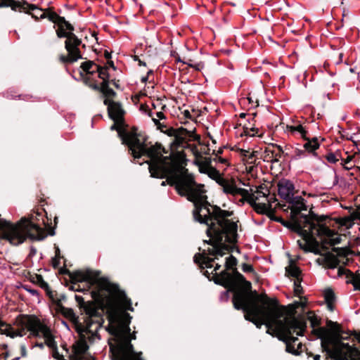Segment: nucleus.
<instances>
[{
	"label": "nucleus",
	"mask_w": 360,
	"mask_h": 360,
	"mask_svg": "<svg viewBox=\"0 0 360 360\" xmlns=\"http://www.w3.org/2000/svg\"><path fill=\"white\" fill-rule=\"evenodd\" d=\"M300 305V302L287 306L281 305L276 298H269L266 294L262 293L259 297L244 302V307L240 310L245 313V319L258 328L264 324L267 333L281 341H287L286 332L293 324L291 317Z\"/></svg>",
	"instance_id": "f257e3e1"
},
{
	"label": "nucleus",
	"mask_w": 360,
	"mask_h": 360,
	"mask_svg": "<svg viewBox=\"0 0 360 360\" xmlns=\"http://www.w3.org/2000/svg\"><path fill=\"white\" fill-rule=\"evenodd\" d=\"M269 218L272 221L281 223L285 227H287L291 231L298 233L302 239L309 238V237H310L309 231L307 232L305 229H302L300 224H297V222H291L290 220L286 221L281 217H276L275 215L274 210H273L272 212L269 214Z\"/></svg>",
	"instance_id": "b1692460"
},
{
	"label": "nucleus",
	"mask_w": 360,
	"mask_h": 360,
	"mask_svg": "<svg viewBox=\"0 0 360 360\" xmlns=\"http://www.w3.org/2000/svg\"><path fill=\"white\" fill-rule=\"evenodd\" d=\"M99 329H96V326L89 328V323H86V326H77V332L79 335L80 340L77 347L75 348V356L72 357V360H95L94 358L87 359L84 355L89 349L87 342L92 343L96 338L100 339L98 332Z\"/></svg>",
	"instance_id": "2eb2a0df"
},
{
	"label": "nucleus",
	"mask_w": 360,
	"mask_h": 360,
	"mask_svg": "<svg viewBox=\"0 0 360 360\" xmlns=\"http://www.w3.org/2000/svg\"><path fill=\"white\" fill-rule=\"evenodd\" d=\"M285 274L288 277H293L295 280L300 278L301 270L295 264H290L285 267Z\"/></svg>",
	"instance_id": "ea45409f"
},
{
	"label": "nucleus",
	"mask_w": 360,
	"mask_h": 360,
	"mask_svg": "<svg viewBox=\"0 0 360 360\" xmlns=\"http://www.w3.org/2000/svg\"><path fill=\"white\" fill-rule=\"evenodd\" d=\"M107 283H112L108 281L98 282L97 289L91 292L93 300L85 302L82 296L76 295L75 297L82 314H85V317L84 318V322H86V324L89 323V328L96 326V329L101 328L104 323L103 314L99 310H105V307H101V304L98 303V300L94 298V293L99 292H101L100 294L103 295L102 297L110 295L108 292L103 289L104 285Z\"/></svg>",
	"instance_id": "6e6552de"
},
{
	"label": "nucleus",
	"mask_w": 360,
	"mask_h": 360,
	"mask_svg": "<svg viewBox=\"0 0 360 360\" xmlns=\"http://www.w3.org/2000/svg\"><path fill=\"white\" fill-rule=\"evenodd\" d=\"M302 278H297L294 282V293L295 296L300 297L303 293V288L301 285Z\"/></svg>",
	"instance_id": "8fccbe9b"
},
{
	"label": "nucleus",
	"mask_w": 360,
	"mask_h": 360,
	"mask_svg": "<svg viewBox=\"0 0 360 360\" xmlns=\"http://www.w3.org/2000/svg\"><path fill=\"white\" fill-rule=\"evenodd\" d=\"M184 150H175L169 155L164 156L162 154L154 157H148L149 160L146 161L148 165L150 176L153 178L164 179L172 172L176 165L183 158Z\"/></svg>",
	"instance_id": "1a4fd4ad"
},
{
	"label": "nucleus",
	"mask_w": 360,
	"mask_h": 360,
	"mask_svg": "<svg viewBox=\"0 0 360 360\" xmlns=\"http://www.w3.org/2000/svg\"><path fill=\"white\" fill-rule=\"evenodd\" d=\"M342 238L337 233L328 238H324L319 248V254L323 258L317 259L319 264L328 269H335L340 263L347 265L349 259L347 256L352 254V250L347 247L335 248V245L341 243Z\"/></svg>",
	"instance_id": "0eeeda50"
},
{
	"label": "nucleus",
	"mask_w": 360,
	"mask_h": 360,
	"mask_svg": "<svg viewBox=\"0 0 360 360\" xmlns=\"http://www.w3.org/2000/svg\"><path fill=\"white\" fill-rule=\"evenodd\" d=\"M46 234L40 226L31 219L22 217L18 222L0 221V238L8 241L12 245H19L27 238L32 240H42Z\"/></svg>",
	"instance_id": "20e7f679"
},
{
	"label": "nucleus",
	"mask_w": 360,
	"mask_h": 360,
	"mask_svg": "<svg viewBox=\"0 0 360 360\" xmlns=\"http://www.w3.org/2000/svg\"><path fill=\"white\" fill-rule=\"evenodd\" d=\"M257 153V152H256V151H253L251 153H248V156L246 158H247V161H248V163H250V164L255 163V155H256L255 153Z\"/></svg>",
	"instance_id": "338daca9"
},
{
	"label": "nucleus",
	"mask_w": 360,
	"mask_h": 360,
	"mask_svg": "<svg viewBox=\"0 0 360 360\" xmlns=\"http://www.w3.org/2000/svg\"><path fill=\"white\" fill-rule=\"evenodd\" d=\"M223 187L224 193L233 195H236V192L238 187L235 184L234 181H233L232 183L226 182L224 184H223Z\"/></svg>",
	"instance_id": "de8ad7c7"
},
{
	"label": "nucleus",
	"mask_w": 360,
	"mask_h": 360,
	"mask_svg": "<svg viewBox=\"0 0 360 360\" xmlns=\"http://www.w3.org/2000/svg\"><path fill=\"white\" fill-rule=\"evenodd\" d=\"M307 319L310 321L311 327L313 329L320 326L321 323V319L311 311L308 313Z\"/></svg>",
	"instance_id": "a18cd8bd"
},
{
	"label": "nucleus",
	"mask_w": 360,
	"mask_h": 360,
	"mask_svg": "<svg viewBox=\"0 0 360 360\" xmlns=\"http://www.w3.org/2000/svg\"><path fill=\"white\" fill-rule=\"evenodd\" d=\"M326 326L328 327V330H329V336L332 338V345H333L334 342L336 341H341V338H342V333H344L341 326L337 323L334 322L331 320H327Z\"/></svg>",
	"instance_id": "2f4dec72"
},
{
	"label": "nucleus",
	"mask_w": 360,
	"mask_h": 360,
	"mask_svg": "<svg viewBox=\"0 0 360 360\" xmlns=\"http://www.w3.org/2000/svg\"><path fill=\"white\" fill-rule=\"evenodd\" d=\"M207 229V235L210 238H212L214 241V245L219 246L223 243L224 236L226 235V241L229 243H235L237 242V232L231 233L227 227L224 226H218L214 221H208Z\"/></svg>",
	"instance_id": "a211bd4d"
},
{
	"label": "nucleus",
	"mask_w": 360,
	"mask_h": 360,
	"mask_svg": "<svg viewBox=\"0 0 360 360\" xmlns=\"http://www.w3.org/2000/svg\"><path fill=\"white\" fill-rule=\"evenodd\" d=\"M224 288L226 289V290L221 293V299L226 301L229 299V292H233V290H231L229 287H224Z\"/></svg>",
	"instance_id": "e2e57ef3"
},
{
	"label": "nucleus",
	"mask_w": 360,
	"mask_h": 360,
	"mask_svg": "<svg viewBox=\"0 0 360 360\" xmlns=\"http://www.w3.org/2000/svg\"><path fill=\"white\" fill-rule=\"evenodd\" d=\"M141 134L137 133L136 127H133L130 132L123 133L120 131V137L122 143L128 146L134 159H139L142 156L148 158V150L150 146L146 143V138L141 140Z\"/></svg>",
	"instance_id": "4468645a"
},
{
	"label": "nucleus",
	"mask_w": 360,
	"mask_h": 360,
	"mask_svg": "<svg viewBox=\"0 0 360 360\" xmlns=\"http://www.w3.org/2000/svg\"><path fill=\"white\" fill-rule=\"evenodd\" d=\"M56 311L58 313L62 314L65 318L72 322L75 325L76 330L78 325H80L81 326H86V322L84 321V323H80L79 321V317L76 316L72 308L65 307L63 304L58 303L57 304Z\"/></svg>",
	"instance_id": "c85d7f7f"
},
{
	"label": "nucleus",
	"mask_w": 360,
	"mask_h": 360,
	"mask_svg": "<svg viewBox=\"0 0 360 360\" xmlns=\"http://www.w3.org/2000/svg\"><path fill=\"white\" fill-rule=\"evenodd\" d=\"M351 217L354 220L360 221V205L357 206V208L351 213Z\"/></svg>",
	"instance_id": "052dcab7"
},
{
	"label": "nucleus",
	"mask_w": 360,
	"mask_h": 360,
	"mask_svg": "<svg viewBox=\"0 0 360 360\" xmlns=\"http://www.w3.org/2000/svg\"><path fill=\"white\" fill-rule=\"evenodd\" d=\"M278 195L286 201L291 199L295 189L293 184L287 179H282L278 184Z\"/></svg>",
	"instance_id": "c756f323"
},
{
	"label": "nucleus",
	"mask_w": 360,
	"mask_h": 360,
	"mask_svg": "<svg viewBox=\"0 0 360 360\" xmlns=\"http://www.w3.org/2000/svg\"><path fill=\"white\" fill-rule=\"evenodd\" d=\"M58 217H54V224H55V226L53 227H49V229H48V234L50 235V236H54L56 234V232H55V228L58 224Z\"/></svg>",
	"instance_id": "0e129e2a"
},
{
	"label": "nucleus",
	"mask_w": 360,
	"mask_h": 360,
	"mask_svg": "<svg viewBox=\"0 0 360 360\" xmlns=\"http://www.w3.org/2000/svg\"><path fill=\"white\" fill-rule=\"evenodd\" d=\"M188 160L186 153L183 155V158L180 161L167 177L168 184L174 186L176 192L181 196L186 197L187 200L194 203L201 200V197L205 195L204 185L197 184L194 176L188 172L186 168Z\"/></svg>",
	"instance_id": "7ed1b4c3"
},
{
	"label": "nucleus",
	"mask_w": 360,
	"mask_h": 360,
	"mask_svg": "<svg viewBox=\"0 0 360 360\" xmlns=\"http://www.w3.org/2000/svg\"><path fill=\"white\" fill-rule=\"evenodd\" d=\"M297 311L294 312L293 316H292V319H293V324L289 326V331L286 332L287 341H283L286 345V352L288 353H291L295 355H298L301 352H302V347L306 348L304 345L302 344V342H298V338L292 336L294 333H296L297 335L302 336L307 329V321L302 316H297Z\"/></svg>",
	"instance_id": "f8f14e48"
},
{
	"label": "nucleus",
	"mask_w": 360,
	"mask_h": 360,
	"mask_svg": "<svg viewBox=\"0 0 360 360\" xmlns=\"http://www.w3.org/2000/svg\"><path fill=\"white\" fill-rule=\"evenodd\" d=\"M117 96V94L115 91L114 96L108 95L106 94V95H101V97L103 98V104L108 107L109 117L115 122H122L124 121L125 111L120 102L114 101Z\"/></svg>",
	"instance_id": "6ab92c4d"
},
{
	"label": "nucleus",
	"mask_w": 360,
	"mask_h": 360,
	"mask_svg": "<svg viewBox=\"0 0 360 360\" xmlns=\"http://www.w3.org/2000/svg\"><path fill=\"white\" fill-rule=\"evenodd\" d=\"M163 132L168 136L174 137V140L170 144L172 150H176L179 148V146H182L184 139L188 134V130L183 127H169Z\"/></svg>",
	"instance_id": "393cba45"
},
{
	"label": "nucleus",
	"mask_w": 360,
	"mask_h": 360,
	"mask_svg": "<svg viewBox=\"0 0 360 360\" xmlns=\"http://www.w3.org/2000/svg\"><path fill=\"white\" fill-rule=\"evenodd\" d=\"M195 163L199 165V171L200 173L208 174L209 176L213 179H215L219 176V172L211 166L210 161L202 163L195 160Z\"/></svg>",
	"instance_id": "f704fd0d"
},
{
	"label": "nucleus",
	"mask_w": 360,
	"mask_h": 360,
	"mask_svg": "<svg viewBox=\"0 0 360 360\" xmlns=\"http://www.w3.org/2000/svg\"><path fill=\"white\" fill-rule=\"evenodd\" d=\"M238 259L232 255L226 258L225 268L226 269V270L232 271L236 269Z\"/></svg>",
	"instance_id": "c03bdc74"
},
{
	"label": "nucleus",
	"mask_w": 360,
	"mask_h": 360,
	"mask_svg": "<svg viewBox=\"0 0 360 360\" xmlns=\"http://www.w3.org/2000/svg\"><path fill=\"white\" fill-rule=\"evenodd\" d=\"M96 65L93 60H87L81 63L80 68L86 75H94L96 73Z\"/></svg>",
	"instance_id": "58836bf2"
},
{
	"label": "nucleus",
	"mask_w": 360,
	"mask_h": 360,
	"mask_svg": "<svg viewBox=\"0 0 360 360\" xmlns=\"http://www.w3.org/2000/svg\"><path fill=\"white\" fill-rule=\"evenodd\" d=\"M338 274L339 276L345 275L347 278H351V280L356 279L358 275L354 274L352 271L342 266H339L338 270Z\"/></svg>",
	"instance_id": "49530a36"
},
{
	"label": "nucleus",
	"mask_w": 360,
	"mask_h": 360,
	"mask_svg": "<svg viewBox=\"0 0 360 360\" xmlns=\"http://www.w3.org/2000/svg\"><path fill=\"white\" fill-rule=\"evenodd\" d=\"M191 61H192V60L189 59V62H188V65L189 67L193 68L196 70H200L203 68V64L202 63L192 64L190 63Z\"/></svg>",
	"instance_id": "774afa93"
},
{
	"label": "nucleus",
	"mask_w": 360,
	"mask_h": 360,
	"mask_svg": "<svg viewBox=\"0 0 360 360\" xmlns=\"http://www.w3.org/2000/svg\"><path fill=\"white\" fill-rule=\"evenodd\" d=\"M184 139L182 146H179V148L190 149L196 158H201L196 145L188 143L191 141H196L200 144V136L195 133V129L193 130H188V134L186 135Z\"/></svg>",
	"instance_id": "cd10ccee"
},
{
	"label": "nucleus",
	"mask_w": 360,
	"mask_h": 360,
	"mask_svg": "<svg viewBox=\"0 0 360 360\" xmlns=\"http://www.w3.org/2000/svg\"><path fill=\"white\" fill-rule=\"evenodd\" d=\"M327 219H329L330 221L332 220V219L329 218L327 215H321L319 216V218L316 220V224H326Z\"/></svg>",
	"instance_id": "680f3d73"
},
{
	"label": "nucleus",
	"mask_w": 360,
	"mask_h": 360,
	"mask_svg": "<svg viewBox=\"0 0 360 360\" xmlns=\"http://www.w3.org/2000/svg\"><path fill=\"white\" fill-rule=\"evenodd\" d=\"M326 158L330 163H336L339 160V158H337V155L333 153H330L326 155Z\"/></svg>",
	"instance_id": "4d7b16f0"
},
{
	"label": "nucleus",
	"mask_w": 360,
	"mask_h": 360,
	"mask_svg": "<svg viewBox=\"0 0 360 360\" xmlns=\"http://www.w3.org/2000/svg\"><path fill=\"white\" fill-rule=\"evenodd\" d=\"M99 276L100 272L98 271L95 272L89 269L85 271L77 270L71 271L70 278L72 284H75V283L86 282L88 288H90V286L93 285H96L98 286V283L100 281H107L105 278L100 279Z\"/></svg>",
	"instance_id": "aec40b11"
},
{
	"label": "nucleus",
	"mask_w": 360,
	"mask_h": 360,
	"mask_svg": "<svg viewBox=\"0 0 360 360\" xmlns=\"http://www.w3.org/2000/svg\"><path fill=\"white\" fill-rule=\"evenodd\" d=\"M215 255L214 257H210L207 256L205 250L202 253H196L193 257L194 262L198 265L199 268L202 270L205 268L210 269L213 266V262L218 257H223L226 252L222 251L219 247L215 246Z\"/></svg>",
	"instance_id": "4be33fe9"
},
{
	"label": "nucleus",
	"mask_w": 360,
	"mask_h": 360,
	"mask_svg": "<svg viewBox=\"0 0 360 360\" xmlns=\"http://www.w3.org/2000/svg\"><path fill=\"white\" fill-rule=\"evenodd\" d=\"M39 18L41 19L48 18L49 21L55 24L53 26L54 28L57 26V29L56 30L57 36L60 28L63 30H75V27L71 23L66 20L64 17L59 15L56 12H51V13H41Z\"/></svg>",
	"instance_id": "5701e85b"
},
{
	"label": "nucleus",
	"mask_w": 360,
	"mask_h": 360,
	"mask_svg": "<svg viewBox=\"0 0 360 360\" xmlns=\"http://www.w3.org/2000/svg\"><path fill=\"white\" fill-rule=\"evenodd\" d=\"M229 270H226L225 268L224 270L221 271L220 273H214L212 274V281L219 285L223 287H229L232 283V274L229 271Z\"/></svg>",
	"instance_id": "473e14b6"
},
{
	"label": "nucleus",
	"mask_w": 360,
	"mask_h": 360,
	"mask_svg": "<svg viewBox=\"0 0 360 360\" xmlns=\"http://www.w3.org/2000/svg\"><path fill=\"white\" fill-rule=\"evenodd\" d=\"M314 231H316L317 236L324 237L325 238L336 235V231L330 229L326 224H316V229H314Z\"/></svg>",
	"instance_id": "c9c22d12"
},
{
	"label": "nucleus",
	"mask_w": 360,
	"mask_h": 360,
	"mask_svg": "<svg viewBox=\"0 0 360 360\" xmlns=\"http://www.w3.org/2000/svg\"><path fill=\"white\" fill-rule=\"evenodd\" d=\"M287 129H288V131L291 133H294L295 131H297L300 134L302 138L303 139H307V131L302 127V124H299L297 125H295V126H287Z\"/></svg>",
	"instance_id": "37998d69"
},
{
	"label": "nucleus",
	"mask_w": 360,
	"mask_h": 360,
	"mask_svg": "<svg viewBox=\"0 0 360 360\" xmlns=\"http://www.w3.org/2000/svg\"><path fill=\"white\" fill-rule=\"evenodd\" d=\"M46 295L50 298V300L53 302L56 298V295H57L56 292L53 291L50 286H48V288L44 289Z\"/></svg>",
	"instance_id": "5fc2aeb1"
},
{
	"label": "nucleus",
	"mask_w": 360,
	"mask_h": 360,
	"mask_svg": "<svg viewBox=\"0 0 360 360\" xmlns=\"http://www.w3.org/2000/svg\"><path fill=\"white\" fill-rule=\"evenodd\" d=\"M251 192H253L252 189H250ZM236 195H241L245 200L250 203L252 200L255 197V194L253 193H250V191L245 188H237Z\"/></svg>",
	"instance_id": "79ce46f5"
},
{
	"label": "nucleus",
	"mask_w": 360,
	"mask_h": 360,
	"mask_svg": "<svg viewBox=\"0 0 360 360\" xmlns=\"http://www.w3.org/2000/svg\"><path fill=\"white\" fill-rule=\"evenodd\" d=\"M307 216L309 217V224L307 226L308 227V229H305V231L307 232L309 231L310 237H309V238L302 239L304 240V243H302L299 240H297V243L299 247L306 252H311L314 254H319V248L320 246V243L314 237V229H316V224L315 221H316L318 218H319V216L315 214L311 210H310Z\"/></svg>",
	"instance_id": "f3484780"
},
{
	"label": "nucleus",
	"mask_w": 360,
	"mask_h": 360,
	"mask_svg": "<svg viewBox=\"0 0 360 360\" xmlns=\"http://www.w3.org/2000/svg\"><path fill=\"white\" fill-rule=\"evenodd\" d=\"M148 157H154L155 155H159L160 154H167L168 153V150L165 148V147L160 143H155L154 145H151L149 147V150H148Z\"/></svg>",
	"instance_id": "e433bc0d"
},
{
	"label": "nucleus",
	"mask_w": 360,
	"mask_h": 360,
	"mask_svg": "<svg viewBox=\"0 0 360 360\" xmlns=\"http://www.w3.org/2000/svg\"><path fill=\"white\" fill-rule=\"evenodd\" d=\"M25 321L19 319L18 324L23 327V331L30 332V334L34 337H39L41 335L45 338L46 345L53 349L57 347V343L51 334L50 329L48 326L41 322L40 319L34 315H27V316L22 317Z\"/></svg>",
	"instance_id": "ddd939ff"
},
{
	"label": "nucleus",
	"mask_w": 360,
	"mask_h": 360,
	"mask_svg": "<svg viewBox=\"0 0 360 360\" xmlns=\"http://www.w3.org/2000/svg\"><path fill=\"white\" fill-rule=\"evenodd\" d=\"M290 221L300 224L302 229H305L309 224V217L307 214L300 212L299 206H291L290 207Z\"/></svg>",
	"instance_id": "7c9ffc66"
},
{
	"label": "nucleus",
	"mask_w": 360,
	"mask_h": 360,
	"mask_svg": "<svg viewBox=\"0 0 360 360\" xmlns=\"http://www.w3.org/2000/svg\"><path fill=\"white\" fill-rule=\"evenodd\" d=\"M52 350V356L57 359V360H66L63 355L62 354H60V353L58 352V347L51 349Z\"/></svg>",
	"instance_id": "13d9d810"
},
{
	"label": "nucleus",
	"mask_w": 360,
	"mask_h": 360,
	"mask_svg": "<svg viewBox=\"0 0 360 360\" xmlns=\"http://www.w3.org/2000/svg\"><path fill=\"white\" fill-rule=\"evenodd\" d=\"M35 278H36V283L42 288V289H45V288H48V286L49 285L48 284V283H46L44 278H43V276L41 275H39V274H36L35 275Z\"/></svg>",
	"instance_id": "603ef678"
},
{
	"label": "nucleus",
	"mask_w": 360,
	"mask_h": 360,
	"mask_svg": "<svg viewBox=\"0 0 360 360\" xmlns=\"http://www.w3.org/2000/svg\"><path fill=\"white\" fill-rule=\"evenodd\" d=\"M347 283H352L355 290H360V274H358L356 279L350 280Z\"/></svg>",
	"instance_id": "6e6d98bb"
},
{
	"label": "nucleus",
	"mask_w": 360,
	"mask_h": 360,
	"mask_svg": "<svg viewBox=\"0 0 360 360\" xmlns=\"http://www.w3.org/2000/svg\"><path fill=\"white\" fill-rule=\"evenodd\" d=\"M80 77H82V79L84 82V84L86 86H88L89 88L93 89L94 91V85L99 86V84L98 82L91 77L92 75H89L86 74H84L83 72H80L79 73Z\"/></svg>",
	"instance_id": "a19ab883"
},
{
	"label": "nucleus",
	"mask_w": 360,
	"mask_h": 360,
	"mask_svg": "<svg viewBox=\"0 0 360 360\" xmlns=\"http://www.w3.org/2000/svg\"><path fill=\"white\" fill-rule=\"evenodd\" d=\"M60 257L55 256L54 258L52 259V266L54 269H58L60 266Z\"/></svg>",
	"instance_id": "69168bd1"
},
{
	"label": "nucleus",
	"mask_w": 360,
	"mask_h": 360,
	"mask_svg": "<svg viewBox=\"0 0 360 360\" xmlns=\"http://www.w3.org/2000/svg\"><path fill=\"white\" fill-rule=\"evenodd\" d=\"M264 161L276 163L280 162V158L282 154H284V150L281 146L276 143H271L269 147L264 149Z\"/></svg>",
	"instance_id": "bb28decb"
},
{
	"label": "nucleus",
	"mask_w": 360,
	"mask_h": 360,
	"mask_svg": "<svg viewBox=\"0 0 360 360\" xmlns=\"http://www.w3.org/2000/svg\"><path fill=\"white\" fill-rule=\"evenodd\" d=\"M307 142L304 144V148L306 151L309 153H313L315 155V150L319 148V143L317 137H314L310 139L307 137V139H304Z\"/></svg>",
	"instance_id": "4c0bfd02"
},
{
	"label": "nucleus",
	"mask_w": 360,
	"mask_h": 360,
	"mask_svg": "<svg viewBox=\"0 0 360 360\" xmlns=\"http://www.w3.org/2000/svg\"><path fill=\"white\" fill-rule=\"evenodd\" d=\"M242 269L245 273H254L255 272L252 265L248 264L246 263H243L242 264Z\"/></svg>",
	"instance_id": "bf43d9fd"
},
{
	"label": "nucleus",
	"mask_w": 360,
	"mask_h": 360,
	"mask_svg": "<svg viewBox=\"0 0 360 360\" xmlns=\"http://www.w3.org/2000/svg\"><path fill=\"white\" fill-rule=\"evenodd\" d=\"M288 202L292 204V206H300L305 202V200L301 196L291 197L290 200H288Z\"/></svg>",
	"instance_id": "3c124183"
},
{
	"label": "nucleus",
	"mask_w": 360,
	"mask_h": 360,
	"mask_svg": "<svg viewBox=\"0 0 360 360\" xmlns=\"http://www.w3.org/2000/svg\"><path fill=\"white\" fill-rule=\"evenodd\" d=\"M26 10L28 12H30V13H27V14L30 15L32 16V18H34L35 20H39V19H41L39 18L41 13L39 11V10H37V9L32 10L30 8H26Z\"/></svg>",
	"instance_id": "864d4df0"
},
{
	"label": "nucleus",
	"mask_w": 360,
	"mask_h": 360,
	"mask_svg": "<svg viewBox=\"0 0 360 360\" xmlns=\"http://www.w3.org/2000/svg\"><path fill=\"white\" fill-rule=\"evenodd\" d=\"M232 283L230 285L231 290H233L232 303L236 310L244 307V302L254 297H259L260 295L256 290H252V284L246 281L245 278L236 269L232 270Z\"/></svg>",
	"instance_id": "9d476101"
},
{
	"label": "nucleus",
	"mask_w": 360,
	"mask_h": 360,
	"mask_svg": "<svg viewBox=\"0 0 360 360\" xmlns=\"http://www.w3.org/2000/svg\"><path fill=\"white\" fill-rule=\"evenodd\" d=\"M258 200V196H255L249 204L257 214H265L269 217V214L273 210L271 202L268 204L257 202Z\"/></svg>",
	"instance_id": "72a5a7b5"
},
{
	"label": "nucleus",
	"mask_w": 360,
	"mask_h": 360,
	"mask_svg": "<svg viewBox=\"0 0 360 360\" xmlns=\"http://www.w3.org/2000/svg\"><path fill=\"white\" fill-rule=\"evenodd\" d=\"M110 295L102 297L99 292L94 293L101 307H105L110 325L108 333L116 338L129 337L131 329L129 324L132 317L126 310L134 311L131 300L125 292L115 283H107L103 288Z\"/></svg>",
	"instance_id": "f03ea898"
},
{
	"label": "nucleus",
	"mask_w": 360,
	"mask_h": 360,
	"mask_svg": "<svg viewBox=\"0 0 360 360\" xmlns=\"http://www.w3.org/2000/svg\"><path fill=\"white\" fill-rule=\"evenodd\" d=\"M120 339V342L117 345L110 344L112 360H143L135 356L134 346L129 337Z\"/></svg>",
	"instance_id": "dca6fc26"
},
{
	"label": "nucleus",
	"mask_w": 360,
	"mask_h": 360,
	"mask_svg": "<svg viewBox=\"0 0 360 360\" xmlns=\"http://www.w3.org/2000/svg\"><path fill=\"white\" fill-rule=\"evenodd\" d=\"M193 214L194 219L200 224H208V221H212L218 224V226L227 227L231 233L238 231V221L229 219L233 212L222 210L217 205H211L207 195L201 197V200L197 202Z\"/></svg>",
	"instance_id": "39448f33"
},
{
	"label": "nucleus",
	"mask_w": 360,
	"mask_h": 360,
	"mask_svg": "<svg viewBox=\"0 0 360 360\" xmlns=\"http://www.w3.org/2000/svg\"><path fill=\"white\" fill-rule=\"evenodd\" d=\"M74 31L63 30L61 28L58 32V37L60 39L66 38L65 41V49L68 55L61 54L59 56V60L63 64H72L79 59H82V54L79 46L82 44V39L73 32Z\"/></svg>",
	"instance_id": "9b49d317"
},
{
	"label": "nucleus",
	"mask_w": 360,
	"mask_h": 360,
	"mask_svg": "<svg viewBox=\"0 0 360 360\" xmlns=\"http://www.w3.org/2000/svg\"><path fill=\"white\" fill-rule=\"evenodd\" d=\"M324 298L326 304H330L331 302H334L335 300V295L333 290L330 288L326 290L324 292Z\"/></svg>",
	"instance_id": "09e8293b"
},
{
	"label": "nucleus",
	"mask_w": 360,
	"mask_h": 360,
	"mask_svg": "<svg viewBox=\"0 0 360 360\" xmlns=\"http://www.w3.org/2000/svg\"><path fill=\"white\" fill-rule=\"evenodd\" d=\"M11 7L13 11L24 12L30 13L26 8L32 10L37 8L35 4H29L26 0L15 1V0H0V8Z\"/></svg>",
	"instance_id": "a878e982"
},
{
	"label": "nucleus",
	"mask_w": 360,
	"mask_h": 360,
	"mask_svg": "<svg viewBox=\"0 0 360 360\" xmlns=\"http://www.w3.org/2000/svg\"><path fill=\"white\" fill-rule=\"evenodd\" d=\"M312 333L321 340L322 351L326 353V360H360V349L340 341L332 345V338L326 328L316 327L312 329Z\"/></svg>",
	"instance_id": "423d86ee"
},
{
	"label": "nucleus",
	"mask_w": 360,
	"mask_h": 360,
	"mask_svg": "<svg viewBox=\"0 0 360 360\" xmlns=\"http://www.w3.org/2000/svg\"><path fill=\"white\" fill-rule=\"evenodd\" d=\"M96 72L102 82L99 83V86L94 85V91L101 93V95L107 94L114 96L115 91L110 86V76L108 72V66L96 65Z\"/></svg>",
	"instance_id": "412c9836"
}]
</instances>
